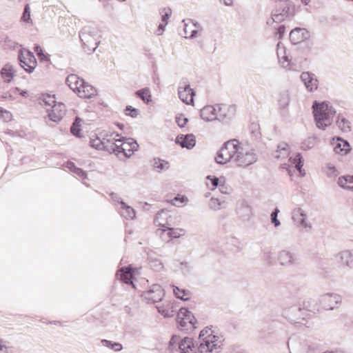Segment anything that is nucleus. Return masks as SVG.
Wrapping results in <instances>:
<instances>
[{"instance_id": "0eeeda50", "label": "nucleus", "mask_w": 353, "mask_h": 353, "mask_svg": "<svg viewBox=\"0 0 353 353\" xmlns=\"http://www.w3.org/2000/svg\"><path fill=\"white\" fill-rule=\"evenodd\" d=\"M21 67L28 72H32L37 65V59L32 52L27 49H22L19 55Z\"/></svg>"}, {"instance_id": "a211bd4d", "label": "nucleus", "mask_w": 353, "mask_h": 353, "mask_svg": "<svg viewBox=\"0 0 353 353\" xmlns=\"http://www.w3.org/2000/svg\"><path fill=\"white\" fill-rule=\"evenodd\" d=\"M332 144L336 153L344 155L350 150V145L347 141L340 138H333Z\"/></svg>"}, {"instance_id": "49530a36", "label": "nucleus", "mask_w": 353, "mask_h": 353, "mask_svg": "<svg viewBox=\"0 0 353 353\" xmlns=\"http://www.w3.org/2000/svg\"><path fill=\"white\" fill-rule=\"evenodd\" d=\"M0 353H11L10 348L1 340H0Z\"/></svg>"}, {"instance_id": "20e7f679", "label": "nucleus", "mask_w": 353, "mask_h": 353, "mask_svg": "<svg viewBox=\"0 0 353 353\" xmlns=\"http://www.w3.org/2000/svg\"><path fill=\"white\" fill-rule=\"evenodd\" d=\"M66 83L81 98L89 99L96 95V90L76 74H70Z\"/></svg>"}, {"instance_id": "5fc2aeb1", "label": "nucleus", "mask_w": 353, "mask_h": 353, "mask_svg": "<svg viewBox=\"0 0 353 353\" xmlns=\"http://www.w3.org/2000/svg\"><path fill=\"white\" fill-rule=\"evenodd\" d=\"M72 163H68V168H70V170L73 172V170H75V168L74 167H72V165H71Z\"/></svg>"}, {"instance_id": "ddd939ff", "label": "nucleus", "mask_w": 353, "mask_h": 353, "mask_svg": "<svg viewBox=\"0 0 353 353\" xmlns=\"http://www.w3.org/2000/svg\"><path fill=\"white\" fill-rule=\"evenodd\" d=\"M110 134L106 135V138H103L101 140L99 137L96 134L92 135L90 137V146L97 149V150H107L108 151H111L110 148H109V145H111V142L109 141Z\"/></svg>"}, {"instance_id": "2eb2a0df", "label": "nucleus", "mask_w": 353, "mask_h": 353, "mask_svg": "<svg viewBox=\"0 0 353 353\" xmlns=\"http://www.w3.org/2000/svg\"><path fill=\"white\" fill-rule=\"evenodd\" d=\"M179 97L185 103L190 105L194 102V90L187 85L179 88Z\"/></svg>"}, {"instance_id": "13d9d810", "label": "nucleus", "mask_w": 353, "mask_h": 353, "mask_svg": "<svg viewBox=\"0 0 353 353\" xmlns=\"http://www.w3.org/2000/svg\"><path fill=\"white\" fill-rule=\"evenodd\" d=\"M303 1H304V2H305V4H306V5H307V3H308L307 1H308L309 0H303Z\"/></svg>"}, {"instance_id": "79ce46f5", "label": "nucleus", "mask_w": 353, "mask_h": 353, "mask_svg": "<svg viewBox=\"0 0 353 353\" xmlns=\"http://www.w3.org/2000/svg\"><path fill=\"white\" fill-rule=\"evenodd\" d=\"M125 112L126 115L130 116L132 117H137L139 114V110L136 108H134L131 105L127 106Z\"/></svg>"}, {"instance_id": "c03bdc74", "label": "nucleus", "mask_w": 353, "mask_h": 353, "mask_svg": "<svg viewBox=\"0 0 353 353\" xmlns=\"http://www.w3.org/2000/svg\"><path fill=\"white\" fill-rule=\"evenodd\" d=\"M34 51L37 52V55L40 57L41 59L48 60V56L43 53L41 47L36 46L34 48Z\"/></svg>"}, {"instance_id": "aec40b11", "label": "nucleus", "mask_w": 353, "mask_h": 353, "mask_svg": "<svg viewBox=\"0 0 353 353\" xmlns=\"http://www.w3.org/2000/svg\"><path fill=\"white\" fill-rule=\"evenodd\" d=\"M195 137L192 134H181L178 135L176 138V143H177L182 148L190 149L195 145Z\"/></svg>"}, {"instance_id": "f704fd0d", "label": "nucleus", "mask_w": 353, "mask_h": 353, "mask_svg": "<svg viewBox=\"0 0 353 353\" xmlns=\"http://www.w3.org/2000/svg\"><path fill=\"white\" fill-rule=\"evenodd\" d=\"M136 94L145 103H148L151 101L152 96L148 88H143L138 90L136 92Z\"/></svg>"}, {"instance_id": "f3484780", "label": "nucleus", "mask_w": 353, "mask_h": 353, "mask_svg": "<svg viewBox=\"0 0 353 353\" xmlns=\"http://www.w3.org/2000/svg\"><path fill=\"white\" fill-rule=\"evenodd\" d=\"M219 117L216 105H206L201 110V117L206 121H212Z\"/></svg>"}, {"instance_id": "4c0bfd02", "label": "nucleus", "mask_w": 353, "mask_h": 353, "mask_svg": "<svg viewBox=\"0 0 353 353\" xmlns=\"http://www.w3.org/2000/svg\"><path fill=\"white\" fill-rule=\"evenodd\" d=\"M43 101L46 106L52 107L54 104H57L54 95L46 94L43 96Z\"/></svg>"}, {"instance_id": "c9c22d12", "label": "nucleus", "mask_w": 353, "mask_h": 353, "mask_svg": "<svg viewBox=\"0 0 353 353\" xmlns=\"http://www.w3.org/2000/svg\"><path fill=\"white\" fill-rule=\"evenodd\" d=\"M277 56L280 63L283 64L287 61L285 48L283 45L281 46L280 43L277 44Z\"/></svg>"}, {"instance_id": "2f4dec72", "label": "nucleus", "mask_w": 353, "mask_h": 353, "mask_svg": "<svg viewBox=\"0 0 353 353\" xmlns=\"http://www.w3.org/2000/svg\"><path fill=\"white\" fill-rule=\"evenodd\" d=\"M121 214L127 219H133L135 217L134 209L127 205L125 203H121Z\"/></svg>"}, {"instance_id": "c756f323", "label": "nucleus", "mask_w": 353, "mask_h": 353, "mask_svg": "<svg viewBox=\"0 0 353 353\" xmlns=\"http://www.w3.org/2000/svg\"><path fill=\"white\" fill-rule=\"evenodd\" d=\"M159 312L165 317L174 315V306L171 302H167L158 307Z\"/></svg>"}, {"instance_id": "8fccbe9b", "label": "nucleus", "mask_w": 353, "mask_h": 353, "mask_svg": "<svg viewBox=\"0 0 353 353\" xmlns=\"http://www.w3.org/2000/svg\"><path fill=\"white\" fill-rule=\"evenodd\" d=\"M285 32V27L281 26L278 29L279 39H281Z\"/></svg>"}, {"instance_id": "393cba45", "label": "nucleus", "mask_w": 353, "mask_h": 353, "mask_svg": "<svg viewBox=\"0 0 353 353\" xmlns=\"http://www.w3.org/2000/svg\"><path fill=\"white\" fill-rule=\"evenodd\" d=\"M292 219L299 225L307 228L308 225L305 222L306 215L301 208L295 209L292 212Z\"/></svg>"}, {"instance_id": "f8f14e48", "label": "nucleus", "mask_w": 353, "mask_h": 353, "mask_svg": "<svg viewBox=\"0 0 353 353\" xmlns=\"http://www.w3.org/2000/svg\"><path fill=\"white\" fill-rule=\"evenodd\" d=\"M290 161L291 164L288 167V172H291V169L294 168V171H296L299 176H305L306 172L305 170L303 169V159L302 156L298 153L294 157H291Z\"/></svg>"}, {"instance_id": "603ef678", "label": "nucleus", "mask_w": 353, "mask_h": 353, "mask_svg": "<svg viewBox=\"0 0 353 353\" xmlns=\"http://www.w3.org/2000/svg\"><path fill=\"white\" fill-rule=\"evenodd\" d=\"M220 1L225 5H230L232 3V0H220Z\"/></svg>"}, {"instance_id": "f257e3e1", "label": "nucleus", "mask_w": 353, "mask_h": 353, "mask_svg": "<svg viewBox=\"0 0 353 353\" xmlns=\"http://www.w3.org/2000/svg\"><path fill=\"white\" fill-rule=\"evenodd\" d=\"M109 141H112L109 148L117 155L130 157L139 148L138 143L133 139L123 137L115 132L110 133Z\"/></svg>"}, {"instance_id": "6ab92c4d", "label": "nucleus", "mask_w": 353, "mask_h": 353, "mask_svg": "<svg viewBox=\"0 0 353 353\" xmlns=\"http://www.w3.org/2000/svg\"><path fill=\"white\" fill-rule=\"evenodd\" d=\"M219 117L225 118V117H232L236 115L237 112V108L236 105L234 104H227L223 103L220 105H217Z\"/></svg>"}, {"instance_id": "3c124183", "label": "nucleus", "mask_w": 353, "mask_h": 353, "mask_svg": "<svg viewBox=\"0 0 353 353\" xmlns=\"http://www.w3.org/2000/svg\"><path fill=\"white\" fill-rule=\"evenodd\" d=\"M219 188V190L222 192V193H225V194H227L229 191V188L225 184V182L223 184V186H219L218 187Z\"/></svg>"}, {"instance_id": "a18cd8bd", "label": "nucleus", "mask_w": 353, "mask_h": 353, "mask_svg": "<svg viewBox=\"0 0 353 353\" xmlns=\"http://www.w3.org/2000/svg\"><path fill=\"white\" fill-rule=\"evenodd\" d=\"M170 15V13L168 11L165 10V13L162 14V20L164 24H160L159 28L163 29V26L168 23V19H169Z\"/></svg>"}, {"instance_id": "dca6fc26", "label": "nucleus", "mask_w": 353, "mask_h": 353, "mask_svg": "<svg viewBox=\"0 0 353 353\" xmlns=\"http://www.w3.org/2000/svg\"><path fill=\"white\" fill-rule=\"evenodd\" d=\"M87 128L83 120L77 117L70 128V132L74 136L81 138L84 137V134L88 132Z\"/></svg>"}, {"instance_id": "412c9836", "label": "nucleus", "mask_w": 353, "mask_h": 353, "mask_svg": "<svg viewBox=\"0 0 353 353\" xmlns=\"http://www.w3.org/2000/svg\"><path fill=\"white\" fill-rule=\"evenodd\" d=\"M116 276L125 283L133 285V271L130 266L121 268L117 271Z\"/></svg>"}, {"instance_id": "6e6552de", "label": "nucleus", "mask_w": 353, "mask_h": 353, "mask_svg": "<svg viewBox=\"0 0 353 353\" xmlns=\"http://www.w3.org/2000/svg\"><path fill=\"white\" fill-rule=\"evenodd\" d=\"M177 322L182 327H195L196 320L186 308H181L177 314Z\"/></svg>"}, {"instance_id": "39448f33", "label": "nucleus", "mask_w": 353, "mask_h": 353, "mask_svg": "<svg viewBox=\"0 0 353 353\" xmlns=\"http://www.w3.org/2000/svg\"><path fill=\"white\" fill-rule=\"evenodd\" d=\"M240 150H242V148L237 140L228 141L218 152L215 158L216 161L220 164H225L236 158L237 154H240Z\"/></svg>"}, {"instance_id": "4d7b16f0", "label": "nucleus", "mask_w": 353, "mask_h": 353, "mask_svg": "<svg viewBox=\"0 0 353 353\" xmlns=\"http://www.w3.org/2000/svg\"><path fill=\"white\" fill-rule=\"evenodd\" d=\"M204 335H205V334H204V330H202V331L201 332V333H200L199 336H200V337H202V336H203Z\"/></svg>"}, {"instance_id": "f03ea898", "label": "nucleus", "mask_w": 353, "mask_h": 353, "mask_svg": "<svg viewBox=\"0 0 353 353\" xmlns=\"http://www.w3.org/2000/svg\"><path fill=\"white\" fill-rule=\"evenodd\" d=\"M171 216L168 212L161 211L158 213L156 219L155 223L157 226L161 228L159 230L160 232L159 235L163 240L170 241L172 239L179 238L185 234V230L182 228H170L171 223L168 220Z\"/></svg>"}, {"instance_id": "4468645a", "label": "nucleus", "mask_w": 353, "mask_h": 353, "mask_svg": "<svg viewBox=\"0 0 353 353\" xmlns=\"http://www.w3.org/2000/svg\"><path fill=\"white\" fill-rule=\"evenodd\" d=\"M310 37L308 31L305 28H296L290 32V39L293 44L300 43Z\"/></svg>"}, {"instance_id": "e433bc0d", "label": "nucleus", "mask_w": 353, "mask_h": 353, "mask_svg": "<svg viewBox=\"0 0 353 353\" xmlns=\"http://www.w3.org/2000/svg\"><path fill=\"white\" fill-rule=\"evenodd\" d=\"M184 32L185 34V37H192L196 33L197 30H196V27L192 22L189 23H185L184 27Z\"/></svg>"}, {"instance_id": "5701e85b", "label": "nucleus", "mask_w": 353, "mask_h": 353, "mask_svg": "<svg viewBox=\"0 0 353 353\" xmlns=\"http://www.w3.org/2000/svg\"><path fill=\"white\" fill-rule=\"evenodd\" d=\"M179 350L181 353H196V345L192 338L185 337L179 343Z\"/></svg>"}, {"instance_id": "473e14b6", "label": "nucleus", "mask_w": 353, "mask_h": 353, "mask_svg": "<svg viewBox=\"0 0 353 353\" xmlns=\"http://www.w3.org/2000/svg\"><path fill=\"white\" fill-rule=\"evenodd\" d=\"M152 165L158 172L168 170L170 168V164L168 161L159 159H154L153 160Z\"/></svg>"}, {"instance_id": "bb28decb", "label": "nucleus", "mask_w": 353, "mask_h": 353, "mask_svg": "<svg viewBox=\"0 0 353 353\" xmlns=\"http://www.w3.org/2000/svg\"><path fill=\"white\" fill-rule=\"evenodd\" d=\"M206 180L207 186L212 190L219 186H223V184L225 183V178L223 176L217 178L214 176H208Z\"/></svg>"}, {"instance_id": "58836bf2", "label": "nucleus", "mask_w": 353, "mask_h": 353, "mask_svg": "<svg viewBox=\"0 0 353 353\" xmlns=\"http://www.w3.org/2000/svg\"><path fill=\"white\" fill-rule=\"evenodd\" d=\"M107 347H110L114 351H120L122 349V345L118 343H112L111 341L104 340L102 341Z\"/></svg>"}, {"instance_id": "09e8293b", "label": "nucleus", "mask_w": 353, "mask_h": 353, "mask_svg": "<svg viewBox=\"0 0 353 353\" xmlns=\"http://www.w3.org/2000/svg\"><path fill=\"white\" fill-rule=\"evenodd\" d=\"M277 213L278 210L276 209L275 211L273 212L271 214L272 222L274 224L275 226H278L280 224L279 221L276 219Z\"/></svg>"}, {"instance_id": "37998d69", "label": "nucleus", "mask_w": 353, "mask_h": 353, "mask_svg": "<svg viewBox=\"0 0 353 353\" xmlns=\"http://www.w3.org/2000/svg\"><path fill=\"white\" fill-rule=\"evenodd\" d=\"M21 19L23 21H26V22H28L30 20V10L29 5H28V4L26 6V7L24 8V12L23 13Z\"/></svg>"}, {"instance_id": "7ed1b4c3", "label": "nucleus", "mask_w": 353, "mask_h": 353, "mask_svg": "<svg viewBox=\"0 0 353 353\" xmlns=\"http://www.w3.org/2000/svg\"><path fill=\"white\" fill-rule=\"evenodd\" d=\"M314 116L319 128L324 130L332 123L335 112L324 102H315L312 106Z\"/></svg>"}, {"instance_id": "a878e982", "label": "nucleus", "mask_w": 353, "mask_h": 353, "mask_svg": "<svg viewBox=\"0 0 353 353\" xmlns=\"http://www.w3.org/2000/svg\"><path fill=\"white\" fill-rule=\"evenodd\" d=\"M254 157L251 154L245 153L243 154L240 150V154H237L236 157V161L239 166H247L251 164L254 161Z\"/></svg>"}, {"instance_id": "b1692460", "label": "nucleus", "mask_w": 353, "mask_h": 353, "mask_svg": "<svg viewBox=\"0 0 353 353\" xmlns=\"http://www.w3.org/2000/svg\"><path fill=\"white\" fill-rule=\"evenodd\" d=\"M337 263L341 265L353 268V254L349 251H343L336 256Z\"/></svg>"}, {"instance_id": "a19ab883", "label": "nucleus", "mask_w": 353, "mask_h": 353, "mask_svg": "<svg viewBox=\"0 0 353 353\" xmlns=\"http://www.w3.org/2000/svg\"><path fill=\"white\" fill-rule=\"evenodd\" d=\"M188 120L183 114H179L176 117V122L181 128L185 127Z\"/></svg>"}, {"instance_id": "9b49d317", "label": "nucleus", "mask_w": 353, "mask_h": 353, "mask_svg": "<svg viewBox=\"0 0 353 353\" xmlns=\"http://www.w3.org/2000/svg\"><path fill=\"white\" fill-rule=\"evenodd\" d=\"M66 113V108L63 103L54 104L50 110H48V117L50 120L57 122L61 121Z\"/></svg>"}, {"instance_id": "423d86ee", "label": "nucleus", "mask_w": 353, "mask_h": 353, "mask_svg": "<svg viewBox=\"0 0 353 353\" xmlns=\"http://www.w3.org/2000/svg\"><path fill=\"white\" fill-rule=\"evenodd\" d=\"M85 51L90 53L95 50L99 43V35L97 32L84 30L80 34Z\"/></svg>"}, {"instance_id": "de8ad7c7", "label": "nucleus", "mask_w": 353, "mask_h": 353, "mask_svg": "<svg viewBox=\"0 0 353 353\" xmlns=\"http://www.w3.org/2000/svg\"><path fill=\"white\" fill-rule=\"evenodd\" d=\"M71 165H72V167H74L75 168V170H73V172L74 174H76L77 175L81 176V177H85V173L84 172V171L81 169V168H77L74 163H71Z\"/></svg>"}, {"instance_id": "ea45409f", "label": "nucleus", "mask_w": 353, "mask_h": 353, "mask_svg": "<svg viewBox=\"0 0 353 353\" xmlns=\"http://www.w3.org/2000/svg\"><path fill=\"white\" fill-rule=\"evenodd\" d=\"M0 117L2 118L4 121L8 122L11 121L12 115L10 112L2 110L0 107Z\"/></svg>"}, {"instance_id": "7c9ffc66", "label": "nucleus", "mask_w": 353, "mask_h": 353, "mask_svg": "<svg viewBox=\"0 0 353 353\" xmlns=\"http://www.w3.org/2000/svg\"><path fill=\"white\" fill-rule=\"evenodd\" d=\"M2 79L6 82H10L14 75V70L12 65H6L1 71Z\"/></svg>"}, {"instance_id": "9d476101", "label": "nucleus", "mask_w": 353, "mask_h": 353, "mask_svg": "<svg viewBox=\"0 0 353 353\" xmlns=\"http://www.w3.org/2000/svg\"><path fill=\"white\" fill-rule=\"evenodd\" d=\"M219 347L218 337L210 334L203 339V342L198 347V350L200 353H209L217 350Z\"/></svg>"}, {"instance_id": "c85d7f7f", "label": "nucleus", "mask_w": 353, "mask_h": 353, "mask_svg": "<svg viewBox=\"0 0 353 353\" xmlns=\"http://www.w3.org/2000/svg\"><path fill=\"white\" fill-rule=\"evenodd\" d=\"M173 292L177 299L183 301H188L192 297V293L190 290L180 288L177 286L172 285Z\"/></svg>"}, {"instance_id": "1a4fd4ad", "label": "nucleus", "mask_w": 353, "mask_h": 353, "mask_svg": "<svg viewBox=\"0 0 353 353\" xmlns=\"http://www.w3.org/2000/svg\"><path fill=\"white\" fill-rule=\"evenodd\" d=\"M164 290L159 285H153L148 290L144 292L142 296L148 302L157 303L162 300Z\"/></svg>"}, {"instance_id": "864d4df0", "label": "nucleus", "mask_w": 353, "mask_h": 353, "mask_svg": "<svg viewBox=\"0 0 353 353\" xmlns=\"http://www.w3.org/2000/svg\"><path fill=\"white\" fill-rule=\"evenodd\" d=\"M334 299L336 301V302H337V299H339V297L336 296H330L327 298V299H328L327 301H330V299Z\"/></svg>"}, {"instance_id": "4be33fe9", "label": "nucleus", "mask_w": 353, "mask_h": 353, "mask_svg": "<svg viewBox=\"0 0 353 353\" xmlns=\"http://www.w3.org/2000/svg\"><path fill=\"white\" fill-rule=\"evenodd\" d=\"M301 79L309 91L313 92L317 89L318 80L314 78V74L307 72H303Z\"/></svg>"}, {"instance_id": "72a5a7b5", "label": "nucleus", "mask_w": 353, "mask_h": 353, "mask_svg": "<svg viewBox=\"0 0 353 353\" xmlns=\"http://www.w3.org/2000/svg\"><path fill=\"white\" fill-rule=\"evenodd\" d=\"M188 199L186 196L180 194H178L173 199L168 200V202L177 207H181L186 205L188 203Z\"/></svg>"}, {"instance_id": "cd10ccee", "label": "nucleus", "mask_w": 353, "mask_h": 353, "mask_svg": "<svg viewBox=\"0 0 353 353\" xmlns=\"http://www.w3.org/2000/svg\"><path fill=\"white\" fill-rule=\"evenodd\" d=\"M338 184L343 189L353 191V175L340 176L338 179Z\"/></svg>"}, {"instance_id": "6e6d98bb", "label": "nucleus", "mask_w": 353, "mask_h": 353, "mask_svg": "<svg viewBox=\"0 0 353 353\" xmlns=\"http://www.w3.org/2000/svg\"><path fill=\"white\" fill-rule=\"evenodd\" d=\"M72 163H68V168H70V170L73 172V170H75V168L74 167H72V165H71Z\"/></svg>"}]
</instances>
